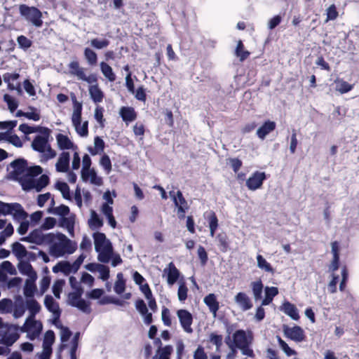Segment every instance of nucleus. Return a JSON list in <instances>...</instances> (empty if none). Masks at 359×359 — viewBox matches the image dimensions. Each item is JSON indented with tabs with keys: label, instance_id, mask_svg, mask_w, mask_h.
I'll return each instance as SVG.
<instances>
[{
	"label": "nucleus",
	"instance_id": "1",
	"mask_svg": "<svg viewBox=\"0 0 359 359\" xmlns=\"http://www.w3.org/2000/svg\"><path fill=\"white\" fill-rule=\"evenodd\" d=\"M12 165L15 168L16 174L19 175V182L24 190H35L39 192L48 185L49 178L47 175H43L39 178H35L42 172V168L39 165L25 168L23 161H15Z\"/></svg>",
	"mask_w": 359,
	"mask_h": 359
},
{
	"label": "nucleus",
	"instance_id": "2",
	"mask_svg": "<svg viewBox=\"0 0 359 359\" xmlns=\"http://www.w3.org/2000/svg\"><path fill=\"white\" fill-rule=\"evenodd\" d=\"M49 253L51 256L59 258L73 254L77 249L76 242L69 239L65 234L58 233L51 236Z\"/></svg>",
	"mask_w": 359,
	"mask_h": 359
},
{
	"label": "nucleus",
	"instance_id": "3",
	"mask_svg": "<svg viewBox=\"0 0 359 359\" xmlns=\"http://www.w3.org/2000/svg\"><path fill=\"white\" fill-rule=\"evenodd\" d=\"M44 131L45 133L43 135H36L31 144L32 149L39 154L41 163H46L54 158L57 155L56 151L52 149L49 143V130L45 128Z\"/></svg>",
	"mask_w": 359,
	"mask_h": 359
},
{
	"label": "nucleus",
	"instance_id": "4",
	"mask_svg": "<svg viewBox=\"0 0 359 359\" xmlns=\"http://www.w3.org/2000/svg\"><path fill=\"white\" fill-rule=\"evenodd\" d=\"M95 250L97 252V259L102 263H108L112 255L113 246L104 233L95 232L93 235Z\"/></svg>",
	"mask_w": 359,
	"mask_h": 359
},
{
	"label": "nucleus",
	"instance_id": "5",
	"mask_svg": "<svg viewBox=\"0 0 359 359\" xmlns=\"http://www.w3.org/2000/svg\"><path fill=\"white\" fill-rule=\"evenodd\" d=\"M19 11L22 17L36 27L42 26V13L37 8L21 4L19 6Z\"/></svg>",
	"mask_w": 359,
	"mask_h": 359
},
{
	"label": "nucleus",
	"instance_id": "6",
	"mask_svg": "<svg viewBox=\"0 0 359 359\" xmlns=\"http://www.w3.org/2000/svg\"><path fill=\"white\" fill-rule=\"evenodd\" d=\"M42 328V323L39 320H36L35 317L29 316L23 326L20 327V331L26 332L27 337L30 340H34L40 335Z\"/></svg>",
	"mask_w": 359,
	"mask_h": 359
},
{
	"label": "nucleus",
	"instance_id": "7",
	"mask_svg": "<svg viewBox=\"0 0 359 359\" xmlns=\"http://www.w3.org/2000/svg\"><path fill=\"white\" fill-rule=\"evenodd\" d=\"M19 328L17 325L6 323L1 332L0 344L6 346H12L19 338Z\"/></svg>",
	"mask_w": 359,
	"mask_h": 359
},
{
	"label": "nucleus",
	"instance_id": "8",
	"mask_svg": "<svg viewBox=\"0 0 359 359\" xmlns=\"http://www.w3.org/2000/svg\"><path fill=\"white\" fill-rule=\"evenodd\" d=\"M83 290H77L70 292L68 296L69 304L83 312L89 313L90 311L89 303L81 298Z\"/></svg>",
	"mask_w": 359,
	"mask_h": 359
},
{
	"label": "nucleus",
	"instance_id": "9",
	"mask_svg": "<svg viewBox=\"0 0 359 359\" xmlns=\"http://www.w3.org/2000/svg\"><path fill=\"white\" fill-rule=\"evenodd\" d=\"M81 113L72 114V123L76 133L82 137H86L88 135V121H82Z\"/></svg>",
	"mask_w": 359,
	"mask_h": 359
},
{
	"label": "nucleus",
	"instance_id": "10",
	"mask_svg": "<svg viewBox=\"0 0 359 359\" xmlns=\"http://www.w3.org/2000/svg\"><path fill=\"white\" fill-rule=\"evenodd\" d=\"M177 316L183 330L187 333H191L193 332L191 327L193 323L192 314L186 309H179L177 311Z\"/></svg>",
	"mask_w": 359,
	"mask_h": 359
},
{
	"label": "nucleus",
	"instance_id": "11",
	"mask_svg": "<svg viewBox=\"0 0 359 359\" xmlns=\"http://www.w3.org/2000/svg\"><path fill=\"white\" fill-rule=\"evenodd\" d=\"M266 180V174L264 172L256 171L246 181V187L250 191H255L262 187Z\"/></svg>",
	"mask_w": 359,
	"mask_h": 359
},
{
	"label": "nucleus",
	"instance_id": "12",
	"mask_svg": "<svg viewBox=\"0 0 359 359\" xmlns=\"http://www.w3.org/2000/svg\"><path fill=\"white\" fill-rule=\"evenodd\" d=\"M180 276V271L176 268L173 262H170L163 269V277L166 278L168 285H173Z\"/></svg>",
	"mask_w": 359,
	"mask_h": 359
},
{
	"label": "nucleus",
	"instance_id": "13",
	"mask_svg": "<svg viewBox=\"0 0 359 359\" xmlns=\"http://www.w3.org/2000/svg\"><path fill=\"white\" fill-rule=\"evenodd\" d=\"M251 334H247L244 330H237L233 334V344L238 348L243 347L245 345H250L252 342Z\"/></svg>",
	"mask_w": 359,
	"mask_h": 359
},
{
	"label": "nucleus",
	"instance_id": "14",
	"mask_svg": "<svg viewBox=\"0 0 359 359\" xmlns=\"http://www.w3.org/2000/svg\"><path fill=\"white\" fill-rule=\"evenodd\" d=\"M86 269L93 273L97 272L100 278L102 280H107L109 278V269L105 265L98 263H91L87 264Z\"/></svg>",
	"mask_w": 359,
	"mask_h": 359
},
{
	"label": "nucleus",
	"instance_id": "15",
	"mask_svg": "<svg viewBox=\"0 0 359 359\" xmlns=\"http://www.w3.org/2000/svg\"><path fill=\"white\" fill-rule=\"evenodd\" d=\"M81 179L85 182H90L95 186H101L103 183L102 178L97 175L94 168L81 172Z\"/></svg>",
	"mask_w": 359,
	"mask_h": 359
},
{
	"label": "nucleus",
	"instance_id": "16",
	"mask_svg": "<svg viewBox=\"0 0 359 359\" xmlns=\"http://www.w3.org/2000/svg\"><path fill=\"white\" fill-rule=\"evenodd\" d=\"M285 335L294 341H302L304 339V330L299 326L284 328Z\"/></svg>",
	"mask_w": 359,
	"mask_h": 359
},
{
	"label": "nucleus",
	"instance_id": "17",
	"mask_svg": "<svg viewBox=\"0 0 359 359\" xmlns=\"http://www.w3.org/2000/svg\"><path fill=\"white\" fill-rule=\"evenodd\" d=\"M75 215L69 214L59 219V226L67 230L68 233L73 237L74 236Z\"/></svg>",
	"mask_w": 359,
	"mask_h": 359
},
{
	"label": "nucleus",
	"instance_id": "18",
	"mask_svg": "<svg viewBox=\"0 0 359 359\" xmlns=\"http://www.w3.org/2000/svg\"><path fill=\"white\" fill-rule=\"evenodd\" d=\"M9 215L13 216V219L18 222L25 220L27 217V213L22 206L17 203L9 204Z\"/></svg>",
	"mask_w": 359,
	"mask_h": 359
},
{
	"label": "nucleus",
	"instance_id": "19",
	"mask_svg": "<svg viewBox=\"0 0 359 359\" xmlns=\"http://www.w3.org/2000/svg\"><path fill=\"white\" fill-rule=\"evenodd\" d=\"M170 196L172 198L175 206L177 207L178 212L183 213L188 210L189 206L187 202L183 197L180 191H177V192L170 191Z\"/></svg>",
	"mask_w": 359,
	"mask_h": 359
},
{
	"label": "nucleus",
	"instance_id": "20",
	"mask_svg": "<svg viewBox=\"0 0 359 359\" xmlns=\"http://www.w3.org/2000/svg\"><path fill=\"white\" fill-rule=\"evenodd\" d=\"M235 302L239 308L243 311H248L252 308V302L250 297L244 292H238L234 297Z\"/></svg>",
	"mask_w": 359,
	"mask_h": 359
},
{
	"label": "nucleus",
	"instance_id": "21",
	"mask_svg": "<svg viewBox=\"0 0 359 359\" xmlns=\"http://www.w3.org/2000/svg\"><path fill=\"white\" fill-rule=\"evenodd\" d=\"M135 308L143 317L144 323L149 325L152 322V314L148 311L146 304L142 299H138L135 302Z\"/></svg>",
	"mask_w": 359,
	"mask_h": 359
},
{
	"label": "nucleus",
	"instance_id": "22",
	"mask_svg": "<svg viewBox=\"0 0 359 359\" xmlns=\"http://www.w3.org/2000/svg\"><path fill=\"white\" fill-rule=\"evenodd\" d=\"M69 165V153L62 152L55 164V168L57 172H66L68 171Z\"/></svg>",
	"mask_w": 359,
	"mask_h": 359
},
{
	"label": "nucleus",
	"instance_id": "23",
	"mask_svg": "<svg viewBox=\"0 0 359 359\" xmlns=\"http://www.w3.org/2000/svg\"><path fill=\"white\" fill-rule=\"evenodd\" d=\"M276 128V123L271 121H267L258 128L257 135L261 140H264L267 135L274 130Z\"/></svg>",
	"mask_w": 359,
	"mask_h": 359
},
{
	"label": "nucleus",
	"instance_id": "24",
	"mask_svg": "<svg viewBox=\"0 0 359 359\" xmlns=\"http://www.w3.org/2000/svg\"><path fill=\"white\" fill-rule=\"evenodd\" d=\"M53 271L54 273L61 272L65 275L76 272V270H74L72 264L67 261H61L58 262L55 266H53Z\"/></svg>",
	"mask_w": 359,
	"mask_h": 359
},
{
	"label": "nucleus",
	"instance_id": "25",
	"mask_svg": "<svg viewBox=\"0 0 359 359\" xmlns=\"http://www.w3.org/2000/svg\"><path fill=\"white\" fill-rule=\"evenodd\" d=\"M55 341V334L52 330H48L45 333L43 341V351L42 353L51 354L52 345Z\"/></svg>",
	"mask_w": 359,
	"mask_h": 359
},
{
	"label": "nucleus",
	"instance_id": "26",
	"mask_svg": "<svg viewBox=\"0 0 359 359\" xmlns=\"http://www.w3.org/2000/svg\"><path fill=\"white\" fill-rule=\"evenodd\" d=\"M54 199H51V206L48 209V212L60 216L61 217H65L70 214L69 208L65 205H60L57 207H54Z\"/></svg>",
	"mask_w": 359,
	"mask_h": 359
},
{
	"label": "nucleus",
	"instance_id": "27",
	"mask_svg": "<svg viewBox=\"0 0 359 359\" xmlns=\"http://www.w3.org/2000/svg\"><path fill=\"white\" fill-rule=\"evenodd\" d=\"M101 212L107 219L108 223L111 228L115 229L116 226V222L113 216L112 205H109L108 203H103L101 206Z\"/></svg>",
	"mask_w": 359,
	"mask_h": 359
},
{
	"label": "nucleus",
	"instance_id": "28",
	"mask_svg": "<svg viewBox=\"0 0 359 359\" xmlns=\"http://www.w3.org/2000/svg\"><path fill=\"white\" fill-rule=\"evenodd\" d=\"M119 114L123 121L127 123L135 121L137 118V114L135 109L130 107H121Z\"/></svg>",
	"mask_w": 359,
	"mask_h": 359
},
{
	"label": "nucleus",
	"instance_id": "29",
	"mask_svg": "<svg viewBox=\"0 0 359 359\" xmlns=\"http://www.w3.org/2000/svg\"><path fill=\"white\" fill-rule=\"evenodd\" d=\"M90 98L95 103L102 102L104 98V93L97 83L90 85L88 88Z\"/></svg>",
	"mask_w": 359,
	"mask_h": 359
},
{
	"label": "nucleus",
	"instance_id": "30",
	"mask_svg": "<svg viewBox=\"0 0 359 359\" xmlns=\"http://www.w3.org/2000/svg\"><path fill=\"white\" fill-rule=\"evenodd\" d=\"M281 310L287 316H289L292 320H297L299 318V311L297 307L288 302H286L283 303L281 306Z\"/></svg>",
	"mask_w": 359,
	"mask_h": 359
},
{
	"label": "nucleus",
	"instance_id": "31",
	"mask_svg": "<svg viewBox=\"0 0 359 359\" xmlns=\"http://www.w3.org/2000/svg\"><path fill=\"white\" fill-rule=\"evenodd\" d=\"M56 141L58 148L61 150L71 149L74 147L70 139L67 135L61 133L57 135Z\"/></svg>",
	"mask_w": 359,
	"mask_h": 359
},
{
	"label": "nucleus",
	"instance_id": "32",
	"mask_svg": "<svg viewBox=\"0 0 359 359\" xmlns=\"http://www.w3.org/2000/svg\"><path fill=\"white\" fill-rule=\"evenodd\" d=\"M26 309V306L21 297H18L15 299L14 305L13 304V316L15 318L22 317Z\"/></svg>",
	"mask_w": 359,
	"mask_h": 359
},
{
	"label": "nucleus",
	"instance_id": "33",
	"mask_svg": "<svg viewBox=\"0 0 359 359\" xmlns=\"http://www.w3.org/2000/svg\"><path fill=\"white\" fill-rule=\"evenodd\" d=\"M20 75L18 73H6L3 75V79L8 84V88L13 90L19 88V83H15L19 79Z\"/></svg>",
	"mask_w": 359,
	"mask_h": 359
},
{
	"label": "nucleus",
	"instance_id": "34",
	"mask_svg": "<svg viewBox=\"0 0 359 359\" xmlns=\"http://www.w3.org/2000/svg\"><path fill=\"white\" fill-rule=\"evenodd\" d=\"M18 269L22 274L26 275L29 278H36V273L32 265L28 262L20 261L18 264Z\"/></svg>",
	"mask_w": 359,
	"mask_h": 359
},
{
	"label": "nucleus",
	"instance_id": "35",
	"mask_svg": "<svg viewBox=\"0 0 359 359\" xmlns=\"http://www.w3.org/2000/svg\"><path fill=\"white\" fill-rule=\"evenodd\" d=\"M21 241L39 244L43 241V235L41 230L35 229L28 236L22 238Z\"/></svg>",
	"mask_w": 359,
	"mask_h": 359
},
{
	"label": "nucleus",
	"instance_id": "36",
	"mask_svg": "<svg viewBox=\"0 0 359 359\" xmlns=\"http://www.w3.org/2000/svg\"><path fill=\"white\" fill-rule=\"evenodd\" d=\"M204 303L208 306L210 311L215 316L219 309V303L214 294H209L204 298Z\"/></svg>",
	"mask_w": 359,
	"mask_h": 359
},
{
	"label": "nucleus",
	"instance_id": "37",
	"mask_svg": "<svg viewBox=\"0 0 359 359\" xmlns=\"http://www.w3.org/2000/svg\"><path fill=\"white\" fill-rule=\"evenodd\" d=\"M265 297L262 302V306H266L271 303L274 297L278 294L276 287H266L264 290Z\"/></svg>",
	"mask_w": 359,
	"mask_h": 359
},
{
	"label": "nucleus",
	"instance_id": "38",
	"mask_svg": "<svg viewBox=\"0 0 359 359\" xmlns=\"http://www.w3.org/2000/svg\"><path fill=\"white\" fill-rule=\"evenodd\" d=\"M257 267L264 272L273 274L274 269L269 262L261 255H257L256 257Z\"/></svg>",
	"mask_w": 359,
	"mask_h": 359
},
{
	"label": "nucleus",
	"instance_id": "39",
	"mask_svg": "<svg viewBox=\"0 0 359 359\" xmlns=\"http://www.w3.org/2000/svg\"><path fill=\"white\" fill-rule=\"evenodd\" d=\"M334 83L335 90L341 94L346 93L351 91L353 88V85L348 83L347 81L341 79H337L334 81Z\"/></svg>",
	"mask_w": 359,
	"mask_h": 359
},
{
	"label": "nucleus",
	"instance_id": "40",
	"mask_svg": "<svg viewBox=\"0 0 359 359\" xmlns=\"http://www.w3.org/2000/svg\"><path fill=\"white\" fill-rule=\"evenodd\" d=\"M100 66L101 72L109 81L113 82L116 80V75L112 68L107 63L101 62Z\"/></svg>",
	"mask_w": 359,
	"mask_h": 359
},
{
	"label": "nucleus",
	"instance_id": "41",
	"mask_svg": "<svg viewBox=\"0 0 359 359\" xmlns=\"http://www.w3.org/2000/svg\"><path fill=\"white\" fill-rule=\"evenodd\" d=\"M88 224L90 229H97L103 226V221L95 211L91 210Z\"/></svg>",
	"mask_w": 359,
	"mask_h": 359
},
{
	"label": "nucleus",
	"instance_id": "42",
	"mask_svg": "<svg viewBox=\"0 0 359 359\" xmlns=\"http://www.w3.org/2000/svg\"><path fill=\"white\" fill-rule=\"evenodd\" d=\"M104 142L100 137L97 136L94 139V147H89L88 151L91 155L95 156L101 154L104 151Z\"/></svg>",
	"mask_w": 359,
	"mask_h": 359
},
{
	"label": "nucleus",
	"instance_id": "43",
	"mask_svg": "<svg viewBox=\"0 0 359 359\" xmlns=\"http://www.w3.org/2000/svg\"><path fill=\"white\" fill-rule=\"evenodd\" d=\"M252 294L255 300L257 302L262 299V294L263 291V284L260 280L253 281L250 283Z\"/></svg>",
	"mask_w": 359,
	"mask_h": 359
},
{
	"label": "nucleus",
	"instance_id": "44",
	"mask_svg": "<svg viewBox=\"0 0 359 359\" xmlns=\"http://www.w3.org/2000/svg\"><path fill=\"white\" fill-rule=\"evenodd\" d=\"M44 304L48 311L52 312L54 315L59 316V306L51 296L46 297Z\"/></svg>",
	"mask_w": 359,
	"mask_h": 359
},
{
	"label": "nucleus",
	"instance_id": "45",
	"mask_svg": "<svg viewBox=\"0 0 359 359\" xmlns=\"http://www.w3.org/2000/svg\"><path fill=\"white\" fill-rule=\"evenodd\" d=\"M13 253L18 259H21L27 257V251L24 245L20 243H15L12 246Z\"/></svg>",
	"mask_w": 359,
	"mask_h": 359
},
{
	"label": "nucleus",
	"instance_id": "46",
	"mask_svg": "<svg viewBox=\"0 0 359 359\" xmlns=\"http://www.w3.org/2000/svg\"><path fill=\"white\" fill-rule=\"evenodd\" d=\"M114 289L115 292L118 294H121L125 291L126 281L122 273H117Z\"/></svg>",
	"mask_w": 359,
	"mask_h": 359
},
{
	"label": "nucleus",
	"instance_id": "47",
	"mask_svg": "<svg viewBox=\"0 0 359 359\" xmlns=\"http://www.w3.org/2000/svg\"><path fill=\"white\" fill-rule=\"evenodd\" d=\"M36 278H28L25 285L24 294L27 297H32L36 291V285L34 281Z\"/></svg>",
	"mask_w": 359,
	"mask_h": 359
},
{
	"label": "nucleus",
	"instance_id": "48",
	"mask_svg": "<svg viewBox=\"0 0 359 359\" xmlns=\"http://www.w3.org/2000/svg\"><path fill=\"white\" fill-rule=\"evenodd\" d=\"M69 73L72 75L77 76L79 79L81 78L83 74H84L83 68L79 66V64L77 61H72L69 64Z\"/></svg>",
	"mask_w": 359,
	"mask_h": 359
},
{
	"label": "nucleus",
	"instance_id": "49",
	"mask_svg": "<svg viewBox=\"0 0 359 359\" xmlns=\"http://www.w3.org/2000/svg\"><path fill=\"white\" fill-rule=\"evenodd\" d=\"M26 307L29 310L30 313L29 316L35 317V315L39 312L41 306L39 304V303L33 299H29L26 302Z\"/></svg>",
	"mask_w": 359,
	"mask_h": 359
},
{
	"label": "nucleus",
	"instance_id": "50",
	"mask_svg": "<svg viewBox=\"0 0 359 359\" xmlns=\"http://www.w3.org/2000/svg\"><path fill=\"white\" fill-rule=\"evenodd\" d=\"M188 288L186 283L183 280L179 282V287L177 290V297L180 302H184L187 298Z\"/></svg>",
	"mask_w": 359,
	"mask_h": 359
},
{
	"label": "nucleus",
	"instance_id": "51",
	"mask_svg": "<svg viewBox=\"0 0 359 359\" xmlns=\"http://www.w3.org/2000/svg\"><path fill=\"white\" fill-rule=\"evenodd\" d=\"M84 57L87 60V62L90 65H94L97 63V55L96 53L90 49V48H86L84 49Z\"/></svg>",
	"mask_w": 359,
	"mask_h": 359
},
{
	"label": "nucleus",
	"instance_id": "52",
	"mask_svg": "<svg viewBox=\"0 0 359 359\" xmlns=\"http://www.w3.org/2000/svg\"><path fill=\"white\" fill-rule=\"evenodd\" d=\"M90 45L96 49H103L109 45V41L107 39L95 38L90 40Z\"/></svg>",
	"mask_w": 359,
	"mask_h": 359
},
{
	"label": "nucleus",
	"instance_id": "53",
	"mask_svg": "<svg viewBox=\"0 0 359 359\" xmlns=\"http://www.w3.org/2000/svg\"><path fill=\"white\" fill-rule=\"evenodd\" d=\"M276 339L279 346L287 356H291L297 354L296 351L292 349L288 346V344L285 341H283L279 336H276Z\"/></svg>",
	"mask_w": 359,
	"mask_h": 359
},
{
	"label": "nucleus",
	"instance_id": "54",
	"mask_svg": "<svg viewBox=\"0 0 359 359\" xmlns=\"http://www.w3.org/2000/svg\"><path fill=\"white\" fill-rule=\"evenodd\" d=\"M235 53L241 61H243L250 55V52L244 50L243 44L241 40L238 42Z\"/></svg>",
	"mask_w": 359,
	"mask_h": 359
},
{
	"label": "nucleus",
	"instance_id": "55",
	"mask_svg": "<svg viewBox=\"0 0 359 359\" xmlns=\"http://www.w3.org/2000/svg\"><path fill=\"white\" fill-rule=\"evenodd\" d=\"M56 189L59 190L63 198L65 199L70 200V192H69V187L67 185V183L63 182H58L55 184Z\"/></svg>",
	"mask_w": 359,
	"mask_h": 359
},
{
	"label": "nucleus",
	"instance_id": "56",
	"mask_svg": "<svg viewBox=\"0 0 359 359\" xmlns=\"http://www.w3.org/2000/svg\"><path fill=\"white\" fill-rule=\"evenodd\" d=\"M100 165L104 169L106 174H109L111 171V162L109 157L104 154L100 160Z\"/></svg>",
	"mask_w": 359,
	"mask_h": 359
},
{
	"label": "nucleus",
	"instance_id": "57",
	"mask_svg": "<svg viewBox=\"0 0 359 359\" xmlns=\"http://www.w3.org/2000/svg\"><path fill=\"white\" fill-rule=\"evenodd\" d=\"M13 310V302L8 299H3L0 301V313H8Z\"/></svg>",
	"mask_w": 359,
	"mask_h": 359
},
{
	"label": "nucleus",
	"instance_id": "58",
	"mask_svg": "<svg viewBox=\"0 0 359 359\" xmlns=\"http://www.w3.org/2000/svg\"><path fill=\"white\" fill-rule=\"evenodd\" d=\"M4 229L1 233L0 236V244L3 243L6 238L10 237L14 231L13 225L9 223L5 224Z\"/></svg>",
	"mask_w": 359,
	"mask_h": 359
},
{
	"label": "nucleus",
	"instance_id": "59",
	"mask_svg": "<svg viewBox=\"0 0 359 359\" xmlns=\"http://www.w3.org/2000/svg\"><path fill=\"white\" fill-rule=\"evenodd\" d=\"M161 319L165 326L170 327L172 325L171 314L170 310L163 307L161 311Z\"/></svg>",
	"mask_w": 359,
	"mask_h": 359
},
{
	"label": "nucleus",
	"instance_id": "60",
	"mask_svg": "<svg viewBox=\"0 0 359 359\" xmlns=\"http://www.w3.org/2000/svg\"><path fill=\"white\" fill-rule=\"evenodd\" d=\"M217 238L220 250L222 252H226L229 250V241L227 236L225 234H219Z\"/></svg>",
	"mask_w": 359,
	"mask_h": 359
},
{
	"label": "nucleus",
	"instance_id": "61",
	"mask_svg": "<svg viewBox=\"0 0 359 359\" xmlns=\"http://www.w3.org/2000/svg\"><path fill=\"white\" fill-rule=\"evenodd\" d=\"M5 139L9 142L15 146L16 147H22V142L20 138L16 135L6 134Z\"/></svg>",
	"mask_w": 359,
	"mask_h": 359
},
{
	"label": "nucleus",
	"instance_id": "62",
	"mask_svg": "<svg viewBox=\"0 0 359 359\" xmlns=\"http://www.w3.org/2000/svg\"><path fill=\"white\" fill-rule=\"evenodd\" d=\"M4 100L7 103L8 109L11 111H14L18 107V102L11 95L5 94Z\"/></svg>",
	"mask_w": 359,
	"mask_h": 359
},
{
	"label": "nucleus",
	"instance_id": "63",
	"mask_svg": "<svg viewBox=\"0 0 359 359\" xmlns=\"http://www.w3.org/2000/svg\"><path fill=\"white\" fill-rule=\"evenodd\" d=\"M65 285V280H56L53 285V292L55 297L57 299L60 297V292L62 290V287Z\"/></svg>",
	"mask_w": 359,
	"mask_h": 359
},
{
	"label": "nucleus",
	"instance_id": "64",
	"mask_svg": "<svg viewBox=\"0 0 359 359\" xmlns=\"http://www.w3.org/2000/svg\"><path fill=\"white\" fill-rule=\"evenodd\" d=\"M327 14V19L326 22H328L329 20H335L338 16V12L337 11L336 6L332 4L326 11Z\"/></svg>",
	"mask_w": 359,
	"mask_h": 359
}]
</instances>
